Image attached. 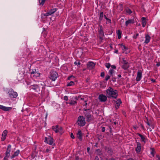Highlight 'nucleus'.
<instances>
[{"label":"nucleus","mask_w":160,"mask_h":160,"mask_svg":"<svg viewBox=\"0 0 160 160\" xmlns=\"http://www.w3.org/2000/svg\"><path fill=\"white\" fill-rule=\"evenodd\" d=\"M107 95L108 98H116L118 95L117 90L114 89L111 87H109L106 90Z\"/></svg>","instance_id":"nucleus-1"},{"label":"nucleus","mask_w":160,"mask_h":160,"mask_svg":"<svg viewBox=\"0 0 160 160\" xmlns=\"http://www.w3.org/2000/svg\"><path fill=\"white\" fill-rule=\"evenodd\" d=\"M77 123L79 126L81 127L84 126L86 124L85 118L82 116H79L78 117Z\"/></svg>","instance_id":"nucleus-2"},{"label":"nucleus","mask_w":160,"mask_h":160,"mask_svg":"<svg viewBox=\"0 0 160 160\" xmlns=\"http://www.w3.org/2000/svg\"><path fill=\"white\" fill-rule=\"evenodd\" d=\"M8 93L9 97L11 98H16L18 95L17 93L16 92H14L12 89L9 90Z\"/></svg>","instance_id":"nucleus-3"},{"label":"nucleus","mask_w":160,"mask_h":160,"mask_svg":"<svg viewBox=\"0 0 160 160\" xmlns=\"http://www.w3.org/2000/svg\"><path fill=\"white\" fill-rule=\"evenodd\" d=\"M85 118L87 121L89 122L93 120V117L91 113L88 112H85Z\"/></svg>","instance_id":"nucleus-4"},{"label":"nucleus","mask_w":160,"mask_h":160,"mask_svg":"<svg viewBox=\"0 0 160 160\" xmlns=\"http://www.w3.org/2000/svg\"><path fill=\"white\" fill-rule=\"evenodd\" d=\"M58 77V73L55 71H52L51 72L50 78L52 81H55Z\"/></svg>","instance_id":"nucleus-5"},{"label":"nucleus","mask_w":160,"mask_h":160,"mask_svg":"<svg viewBox=\"0 0 160 160\" xmlns=\"http://www.w3.org/2000/svg\"><path fill=\"white\" fill-rule=\"evenodd\" d=\"M40 87L39 84H38V85L34 84L30 86V88L31 89H32L35 92H38L39 91Z\"/></svg>","instance_id":"nucleus-6"},{"label":"nucleus","mask_w":160,"mask_h":160,"mask_svg":"<svg viewBox=\"0 0 160 160\" xmlns=\"http://www.w3.org/2000/svg\"><path fill=\"white\" fill-rule=\"evenodd\" d=\"M45 142L50 145H52L53 143V139L51 137H45Z\"/></svg>","instance_id":"nucleus-7"},{"label":"nucleus","mask_w":160,"mask_h":160,"mask_svg":"<svg viewBox=\"0 0 160 160\" xmlns=\"http://www.w3.org/2000/svg\"><path fill=\"white\" fill-rule=\"evenodd\" d=\"M98 99L99 100L102 102H104L107 100V97L105 95L102 94L99 95Z\"/></svg>","instance_id":"nucleus-8"},{"label":"nucleus","mask_w":160,"mask_h":160,"mask_svg":"<svg viewBox=\"0 0 160 160\" xmlns=\"http://www.w3.org/2000/svg\"><path fill=\"white\" fill-rule=\"evenodd\" d=\"M135 22V20L133 18L126 20L125 22V25L127 27L128 25H131V24L134 23Z\"/></svg>","instance_id":"nucleus-9"},{"label":"nucleus","mask_w":160,"mask_h":160,"mask_svg":"<svg viewBox=\"0 0 160 160\" xmlns=\"http://www.w3.org/2000/svg\"><path fill=\"white\" fill-rule=\"evenodd\" d=\"M0 109L5 111H9L12 109V108L10 107H7L0 105Z\"/></svg>","instance_id":"nucleus-10"},{"label":"nucleus","mask_w":160,"mask_h":160,"mask_svg":"<svg viewBox=\"0 0 160 160\" xmlns=\"http://www.w3.org/2000/svg\"><path fill=\"white\" fill-rule=\"evenodd\" d=\"M99 36L100 38L101 39H102L103 37L104 36V32L102 30V26H101L100 27L99 31Z\"/></svg>","instance_id":"nucleus-11"},{"label":"nucleus","mask_w":160,"mask_h":160,"mask_svg":"<svg viewBox=\"0 0 160 160\" xmlns=\"http://www.w3.org/2000/svg\"><path fill=\"white\" fill-rule=\"evenodd\" d=\"M137 147L135 148V151L137 153H139L141 151V144L139 142H137Z\"/></svg>","instance_id":"nucleus-12"},{"label":"nucleus","mask_w":160,"mask_h":160,"mask_svg":"<svg viewBox=\"0 0 160 160\" xmlns=\"http://www.w3.org/2000/svg\"><path fill=\"white\" fill-rule=\"evenodd\" d=\"M11 145H8L7 147V151L5 153V156L9 157L11 152Z\"/></svg>","instance_id":"nucleus-13"},{"label":"nucleus","mask_w":160,"mask_h":160,"mask_svg":"<svg viewBox=\"0 0 160 160\" xmlns=\"http://www.w3.org/2000/svg\"><path fill=\"white\" fill-rule=\"evenodd\" d=\"M87 65L89 69H92L95 67V64L92 62H88Z\"/></svg>","instance_id":"nucleus-14"},{"label":"nucleus","mask_w":160,"mask_h":160,"mask_svg":"<svg viewBox=\"0 0 160 160\" xmlns=\"http://www.w3.org/2000/svg\"><path fill=\"white\" fill-rule=\"evenodd\" d=\"M8 131L7 130H5L2 132V135L1 140L3 141L6 139V137L7 135Z\"/></svg>","instance_id":"nucleus-15"},{"label":"nucleus","mask_w":160,"mask_h":160,"mask_svg":"<svg viewBox=\"0 0 160 160\" xmlns=\"http://www.w3.org/2000/svg\"><path fill=\"white\" fill-rule=\"evenodd\" d=\"M142 77V73L140 70L138 71L137 73V75L136 78L137 81H140Z\"/></svg>","instance_id":"nucleus-16"},{"label":"nucleus","mask_w":160,"mask_h":160,"mask_svg":"<svg viewBox=\"0 0 160 160\" xmlns=\"http://www.w3.org/2000/svg\"><path fill=\"white\" fill-rule=\"evenodd\" d=\"M115 102L116 104L115 105V107L116 109H118L120 105L122 103V102L120 99H119L116 101H114Z\"/></svg>","instance_id":"nucleus-17"},{"label":"nucleus","mask_w":160,"mask_h":160,"mask_svg":"<svg viewBox=\"0 0 160 160\" xmlns=\"http://www.w3.org/2000/svg\"><path fill=\"white\" fill-rule=\"evenodd\" d=\"M56 11V8H54L52 9L50 11L48 12H47L45 14V16H49L51 15L54 12H55Z\"/></svg>","instance_id":"nucleus-18"},{"label":"nucleus","mask_w":160,"mask_h":160,"mask_svg":"<svg viewBox=\"0 0 160 160\" xmlns=\"http://www.w3.org/2000/svg\"><path fill=\"white\" fill-rule=\"evenodd\" d=\"M77 137L81 141L82 140V132L80 130H79L78 131V133H77Z\"/></svg>","instance_id":"nucleus-19"},{"label":"nucleus","mask_w":160,"mask_h":160,"mask_svg":"<svg viewBox=\"0 0 160 160\" xmlns=\"http://www.w3.org/2000/svg\"><path fill=\"white\" fill-rule=\"evenodd\" d=\"M145 38V40L144 41V43L145 44H148L151 38L149 35H146Z\"/></svg>","instance_id":"nucleus-20"},{"label":"nucleus","mask_w":160,"mask_h":160,"mask_svg":"<svg viewBox=\"0 0 160 160\" xmlns=\"http://www.w3.org/2000/svg\"><path fill=\"white\" fill-rule=\"evenodd\" d=\"M137 134L141 138L142 142H143L144 143L146 142V138L145 136L142 135L139 133H138Z\"/></svg>","instance_id":"nucleus-21"},{"label":"nucleus","mask_w":160,"mask_h":160,"mask_svg":"<svg viewBox=\"0 0 160 160\" xmlns=\"http://www.w3.org/2000/svg\"><path fill=\"white\" fill-rule=\"evenodd\" d=\"M20 150H17L11 156L12 159L14 158L15 157L17 156L20 153Z\"/></svg>","instance_id":"nucleus-22"},{"label":"nucleus","mask_w":160,"mask_h":160,"mask_svg":"<svg viewBox=\"0 0 160 160\" xmlns=\"http://www.w3.org/2000/svg\"><path fill=\"white\" fill-rule=\"evenodd\" d=\"M142 26L143 27H145L146 24V18L144 17L142 18Z\"/></svg>","instance_id":"nucleus-23"},{"label":"nucleus","mask_w":160,"mask_h":160,"mask_svg":"<svg viewBox=\"0 0 160 160\" xmlns=\"http://www.w3.org/2000/svg\"><path fill=\"white\" fill-rule=\"evenodd\" d=\"M58 126L56 125L55 126L52 127V128L53 130L55 132L57 133L58 132Z\"/></svg>","instance_id":"nucleus-24"},{"label":"nucleus","mask_w":160,"mask_h":160,"mask_svg":"<svg viewBox=\"0 0 160 160\" xmlns=\"http://www.w3.org/2000/svg\"><path fill=\"white\" fill-rule=\"evenodd\" d=\"M66 104H69L72 105H74L77 103V102L76 101L72 100L70 102H66Z\"/></svg>","instance_id":"nucleus-25"},{"label":"nucleus","mask_w":160,"mask_h":160,"mask_svg":"<svg viewBox=\"0 0 160 160\" xmlns=\"http://www.w3.org/2000/svg\"><path fill=\"white\" fill-rule=\"evenodd\" d=\"M120 47L121 48H122V50L123 52L124 51V50L126 51V50H128V48L123 44H121Z\"/></svg>","instance_id":"nucleus-26"},{"label":"nucleus","mask_w":160,"mask_h":160,"mask_svg":"<svg viewBox=\"0 0 160 160\" xmlns=\"http://www.w3.org/2000/svg\"><path fill=\"white\" fill-rule=\"evenodd\" d=\"M150 153L152 155V157H153L154 156L155 152V150L153 148H151Z\"/></svg>","instance_id":"nucleus-27"},{"label":"nucleus","mask_w":160,"mask_h":160,"mask_svg":"<svg viewBox=\"0 0 160 160\" xmlns=\"http://www.w3.org/2000/svg\"><path fill=\"white\" fill-rule=\"evenodd\" d=\"M80 102H82L83 101H84L85 102V104H83V106H86L87 105V100L86 99H85L84 98H81L80 99Z\"/></svg>","instance_id":"nucleus-28"},{"label":"nucleus","mask_w":160,"mask_h":160,"mask_svg":"<svg viewBox=\"0 0 160 160\" xmlns=\"http://www.w3.org/2000/svg\"><path fill=\"white\" fill-rule=\"evenodd\" d=\"M103 17V12H101L100 14L99 17V21L101 22L102 20V18Z\"/></svg>","instance_id":"nucleus-29"},{"label":"nucleus","mask_w":160,"mask_h":160,"mask_svg":"<svg viewBox=\"0 0 160 160\" xmlns=\"http://www.w3.org/2000/svg\"><path fill=\"white\" fill-rule=\"evenodd\" d=\"M114 72V71L112 69H111L109 71V73L112 77H113V74Z\"/></svg>","instance_id":"nucleus-30"},{"label":"nucleus","mask_w":160,"mask_h":160,"mask_svg":"<svg viewBox=\"0 0 160 160\" xmlns=\"http://www.w3.org/2000/svg\"><path fill=\"white\" fill-rule=\"evenodd\" d=\"M117 35H118V38L120 39L121 38V32L120 30H118L117 32Z\"/></svg>","instance_id":"nucleus-31"},{"label":"nucleus","mask_w":160,"mask_h":160,"mask_svg":"<svg viewBox=\"0 0 160 160\" xmlns=\"http://www.w3.org/2000/svg\"><path fill=\"white\" fill-rule=\"evenodd\" d=\"M129 67L128 65L127 64H123L122 66V68L124 70H126Z\"/></svg>","instance_id":"nucleus-32"},{"label":"nucleus","mask_w":160,"mask_h":160,"mask_svg":"<svg viewBox=\"0 0 160 160\" xmlns=\"http://www.w3.org/2000/svg\"><path fill=\"white\" fill-rule=\"evenodd\" d=\"M74 82L73 81H71L67 83V86H70L74 85Z\"/></svg>","instance_id":"nucleus-33"},{"label":"nucleus","mask_w":160,"mask_h":160,"mask_svg":"<svg viewBox=\"0 0 160 160\" xmlns=\"http://www.w3.org/2000/svg\"><path fill=\"white\" fill-rule=\"evenodd\" d=\"M58 132L60 133H62L63 132L62 128L61 127H58Z\"/></svg>","instance_id":"nucleus-34"},{"label":"nucleus","mask_w":160,"mask_h":160,"mask_svg":"<svg viewBox=\"0 0 160 160\" xmlns=\"http://www.w3.org/2000/svg\"><path fill=\"white\" fill-rule=\"evenodd\" d=\"M58 132L60 133H62L63 132L62 128L61 127H58Z\"/></svg>","instance_id":"nucleus-35"},{"label":"nucleus","mask_w":160,"mask_h":160,"mask_svg":"<svg viewBox=\"0 0 160 160\" xmlns=\"http://www.w3.org/2000/svg\"><path fill=\"white\" fill-rule=\"evenodd\" d=\"M40 74L38 72H37L36 71L35 72V74L33 75V77H35L36 78L37 77H38L39 76Z\"/></svg>","instance_id":"nucleus-36"},{"label":"nucleus","mask_w":160,"mask_h":160,"mask_svg":"<svg viewBox=\"0 0 160 160\" xmlns=\"http://www.w3.org/2000/svg\"><path fill=\"white\" fill-rule=\"evenodd\" d=\"M122 63L123 64H127V65H128V62L126 60H125L124 58H123L122 59Z\"/></svg>","instance_id":"nucleus-37"},{"label":"nucleus","mask_w":160,"mask_h":160,"mask_svg":"<svg viewBox=\"0 0 160 160\" xmlns=\"http://www.w3.org/2000/svg\"><path fill=\"white\" fill-rule=\"evenodd\" d=\"M46 0H39V3L40 5H43Z\"/></svg>","instance_id":"nucleus-38"},{"label":"nucleus","mask_w":160,"mask_h":160,"mask_svg":"<svg viewBox=\"0 0 160 160\" xmlns=\"http://www.w3.org/2000/svg\"><path fill=\"white\" fill-rule=\"evenodd\" d=\"M105 65L106 67L108 69L111 67V64L109 63H105Z\"/></svg>","instance_id":"nucleus-39"},{"label":"nucleus","mask_w":160,"mask_h":160,"mask_svg":"<svg viewBox=\"0 0 160 160\" xmlns=\"http://www.w3.org/2000/svg\"><path fill=\"white\" fill-rule=\"evenodd\" d=\"M126 11L127 13H128V14H130L132 13V11H131V10L129 8L127 9L126 10Z\"/></svg>","instance_id":"nucleus-40"},{"label":"nucleus","mask_w":160,"mask_h":160,"mask_svg":"<svg viewBox=\"0 0 160 160\" xmlns=\"http://www.w3.org/2000/svg\"><path fill=\"white\" fill-rule=\"evenodd\" d=\"M74 64L75 65H80L81 64V63L80 62L78 61V62H77V61L75 62H74Z\"/></svg>","instance_id":"nucleus-41"},{"label":"nucleus","mask_w":160,"mask_h":160,"mask_svg":"<svg viewBox=\"0 0 160 160\" xmlns=\"http://www.w3.org/2000/svg\"><path fill=\"white\" fill-rule=\"evenodd\" d=\"M110 76L108 75H106L105 77V80L108 81L110 78Z\"/></svg>","instance_id":"nucleus-42"},{"label":"nucleus","mask_w":160,"mask_h":160,"mask_svg":"<svg viewBox=\"0 0 160 160\" xmlns=\"http://www.w3.org/2000/svg\"><path fill=\"white\" fill-rule=\"evenodd\" d=\"M123 52L125 53L126 54H127L129 53L130 50H128H128H126V51L124 50Z\"/></svg>","instance_id":"nucleus-43"},{"label":"nucleus","mask_w":160,"mask_h":160,"mask_svg":"<svg viewBox=\"0 0 160 160\" xmlns=\"http://www.w3.org/2000/svg\"><path fill=\"white\" fill-rule=\"evenodd\" d=\"M36 72V70H32L31 72V74L32 75V76H33V75L35 74V72Z\"/></svg>","instance_id":"nucleus-44"},{"label":"nucleus","mask_w":160,"mask_h":160,"mask_svg":"<svg viewBox=\"0 0 160 160\" xmlns=\"http://www.w3.org/2000/svg\"><path fill=\"white\" fill-rule=\"evenodd\" d=\"M64 100L65 101H67L68 100V97L66 96H64L63 98Z\"/></svg>","instance_id":"nucleus-45"},{"label":"nucleus","mask_w":160,"mask_h":160,"mask_svg":"<svg viewBox=\"0 0 160 160\" xmlns=\"http://www.w3.org/2000/svg\"><path fill=\"white\" fill-rule=\"evenodd\" d=\"M101 76L102 77H104L105 76V73L104 72H102L101 73Z\"/></svg>","instance_id":"nucleus-46"},{"label":"nucleus","mask_w":160,"mask_h":160,"mask_svg":"<svg viewBox=\"0 0 160 160\" xmlns=\"http://www.w3.org/2000/svg\"><path fill=\"white\" fill-rule=\"evenodd\" d=\"M111 68H112V69H116V67L115 65H111Z\"/></svg>","instance_id":"nucleus-47"},{"label":"nucleus","mask_w":160,"mask_h":160,"mask_svg":"<svg viewBox=\"0 0 160 160\" xmlns=\"http://www.w3.org/2000/svg\"><path fill=\"white\" fill-rule=\"evenodd\" d=\"M9 157L7 156H5L4 158V160H8V158Z\"/></svg>","instance_id":"nucleus-48"},{"label":"nucleus","mask_w":160,"mask_h":160,"mask_svg":"<svg viewBox=\"0 0 160 160\" xmlns=\"http://www.w3.org/2000/svg\"><path fill=\"white\" fill-rule=\"evenodd\" d=\"M102 132H104L105 130V128L104 127H102Z\"/></svg>","instance_id":"nucleus-49"},{"label":"nucleus","mask_w":160,"mask_h":160,"mask_svg":"<svg viewBox=\"0 0 160 160\" xmlns=\"http://www.w3.org/2000/svg\"><path fill=\"white\" fill-rule=\"evenodd\" d=\"M70 136L71 137L72 139H74L75 138L74 136L72 133H71V134Z\"/></svg>","instance_id":"nucleus-50"},{"label":"nucleus","mask_w":160,"mask_h":160,"mask_svg":"<svg viewBox=\"0 0 160 160\" xmlns=\"http://www.w3.org/2000/svg\"><path fill=\"white\" fill-rule=\"evenodd\" d=\"M40 84V85L42 86V88H43V86L44 85V83L43 82H41Z\"/></svg>","instance_id":"nucleus-51"},{"label":"nucleus","mask_w":160,"mask_h":160,"mask_svg":"<svg viewBox=\"0 0 160 160\" xmlns=\"http://www.w3.org/2000/svg\"><path fill=\"white\" fill-rule=\"evenodd\" d=\"M74 78V77L72 75V76H71L70 77H69L68 78V80H70L71 78Z\"/></svg>","instance_id":"nucleus-52"},{"label":"nucleus","mask_w":160,"mask_h":160,"mask_svg":"<svg viewBox=\"0 0 160 160\" xmlns=\"http://www.w3.org/2000/svg\"><path fill=\"white\" fill-rule=\"evenodd\" d=\"M106 20H107V22L108 23L111 22V20L110 19L108 18H106Z\"/></svg>","instance_id":"nucleus-53"},{"label":"nucleus","mask_w":160,"mask_h":160,"mask_svg":"<svg viewBox=\"0 0 160 160\" xmlns=\"http://www.w3.org/2000/svg\"><path fill=\"white\" fill-rule=\"evenodd\" d=\"M139 35V34L138 33H137L136 35H134L133 36V38H137V37Z\"/></svg>","instance_id":"nucleus-54"},{"label":"nucleus","mask_w":160,"mask_h":160,"mask_svg":"<svg viewBox=\"0 0 160 160\" xmlns=\"http://www.w3.org/2000/svg\"><path fill=\"white\" fill-rule=\"evenodd\" d=\"M156 66H157V67H159L160 66V62H158L157 64H156Z\"/></svg>","instance_id":"nucleus-55"},{"label":"nucleus","mask_w":160,"mask_h":160,"mask_svg":"<svg viewBox=\"0 0 160 160\" xmlns=\"http://www.w3.org/2000/svg\"><path fill=\"white\" fill-rule=\"evenodd\" d=\"M146 123L149 126H150V124L148 121Z\"/></svg>","instance_id":"nucleus-56"},{"label":"nucleus","mask_w":160,"mask_h":160,"mask_svg":"<svg viewBox=\"0 0 160 160\" xmlns=\"http://www.w3.org/2000/svg\"><path fill=\"white\" fill-rule=\"evenodd\" d=\"M157 157L158 158V159L157 160H160V157H159V156L158 155H157Z\"/></svg>","instance_id":"nucleus-57"},{"label":"nucleus","mask_w":160,"mask_h":160,"mask_svg":"<svg viewBox=\"0 0 160 160\" xmlns=\"http://www.w3.org/2000/svg\"><path fill=\"white\" fill-rule=\"evenodd\" d=\"M151 81L152 82H154L155 81V80L153 79H151Z\"/></svg>","instance_id":"nucleus-58"},{"label":"nucleus","mask_w":160,"mask_h":160,"mask_svg":"<svg viewBox=\"0 0 160 160\" xmlns=\"http://www.w3.org/2000/svg\"><path fill=\"white\" fill-rule=\"evenodd\" d=\"M121 74H119L118 75V78H121Z\"/></svg>","instance_id":"nucleus-59"},{"label":"nucleus","mask_w":160,"mask_h":160,"mask_svg":"<svg viewBox=\"0 0 160 160\" xmlns=\"http://www.w3.org/2000/svg\"><path fill=\"white\" fill-rule=\"evenodd\" d=\"M115 52L116 53H118V51L117 50H115Z\"/></svg>","instance_id":"nucleus-60"},{"label":"nucleus","mask_w":160,"mask_h":160,"mask_svg":"<svg viewBox=\"0 0 160 160\" xmlns=\"http://www.w3.org/2000/svg\"><path fill=\"white\" fill-rule=\"evenodd\" d=\"M80 103H82V104L83 105V104H85V102L84 101H83L82 102H81Z\"/></svg>","instance_id":"nucleus-61"},{"label":"nucleus","mask_w":160,"mask_h":160,"mask_svg":"<svg viewBox=\"0 0 160 160\" xmlns=\"http://www.w3.org/2000/svg\"><path fill=\"white\" fill-rule=\"evenodd\" d=\"M87 150L88 152V151H89V150H90V148H89L88 147V148H87Z\"/></svg>","instance_id":"nucleus-62"},{"label":"nucleus","mask_w":160,"mask_h":160,"mask_svg":"<svg viewBox=\"0 0 160 160\" xmlns=\"http://www.w3.org/2000/svg\"><path fill=\"white\" fill-rule=\"evenodd\" d=\"M127 160H134L132 158H130L128 159Z\"/></svg>","instance_id":"nucleus-63"},{"label":"nucleus","mask_w":160,"mask_h":160,"mask_svg":"<svg viewBox=\"0 0 160 160\" xmlns=\"http://www.w3.org/2000/svg\"><path fill=\"white\" fill-rule=\"evenodd\" d=\"M47 152H48L49 151V150L48 149H47L46 150Z\"/></svg>","instance_id":"nucleus-64"}]
</instances>
